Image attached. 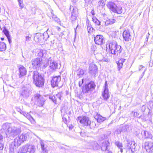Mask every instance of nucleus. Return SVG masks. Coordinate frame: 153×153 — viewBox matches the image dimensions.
I'll list each match as a JSON object with an SVG mask.
<instances>
[{
  "label": "nucleus",
  "instance_id": "nucleus-7",
  "mask_svg": "<svg viewBox=\"0 0 153 153\" xmlns=\"http://www.w3.org/2000/svg\"><path fill=\"white\" fill-rule=\"evenodd\" d=\"M36 150L35 146L27 144L22 146L18 153H34Z\"/></svg>",
  "mask_w": 153,
  "mask_h": 153
},
{
  "label": "nucleus",
  "instance_id": "nucleus-41",
  "mask_svg": "<svg viewBox=\"0 0 153 153\" xmlns=\"http://www.w3.org/2000/svg\"><path fill=\"white\" fill-rule=\"evenodd\" d=\"M19 4L21 9L24 7V5L23 3V0H18Z\"/></svg>",
  "mask_w": 153,
  "mask_h": 153
},
{
  "label": "nucleus",
  "instance_id": "nucleus-62",
  "mask_svg": "<svg viewBox=\"0 0 153 153\" xmlns=\"http://www.w3.org/2000/svg\"><path fill=\"white\" fill-rule=\"evenodd\" d=\"M107 151H108V153H112V152L111 151H109L108 150Z\"/></svg>",
  "mask_w": 153,
  "mask_h": 153
},
{
  "label": "nucleus",
  "instance_id": "nucleus-53",
  "mask_svg": "<svg viewBox=\"0 0 153 153\" xmlns=\"http://www.w3.org/2000/svg\"><path fill=\"white\" fill-rule=\"evenodd\" d=\"M26 39L25 40L26 41H28L30 40V37H29V36H26L25 37Z\"/></svg>",
  "mask_w": 153,
  "mask_h": 153
},
{
  "label": "nucleus",
  "instance_id": "nucleus-33",
  "mask_svg": "<svg viewBox=\"0 0 153 153\" xmlns=\"http://www.w3.org/2000/svg\"><path fill=\"white\" fill-rule=\"evenodd\" d=\"M49 31V29H48L47 31L45 32L42 35L43 36V40H46L49 37V35L48 34V32Z\"/></svg>",
  "mask_w": 153,
  "mask_h": 153
},
{
  "label": "nucleus",
  "instance_id": "nucleus-39",
  "mask_svg": "<svg viewBox=\"0 0 153 153\" xmlns=\"http://www.w3.org/2000/svg\"><path fill=\"white\" fill-rule=\"evenodd\" d=\"M51 12L52 15V18L55 21L57 22H59V19L56 17V16L53 14V11L51 10Z\"/></svg>",
  "mask_w": 153,
  "mask_h": 153
},
{
  "label": "nucleus",
  "instance_id": "nucleus-38",
  "mask_svg": "<svg viewBox=\"0 0 153 153\" xmlns=\"http://www.w3.org/2000/svg\"><path fill=\"white\" fill-rule=\"evenodd\" d=\"M49 98L54 103L56 104H57V99L55 96H50L49 97Z\"/></svg>",
  "mask_w": 153,
  "mask_h": 153
},
{
  "label": "nucleus",
  "instance_id": "nucleus-49",
  "mask_svg": "<svg viewBox=\"0 0 153 153\" xmlns=\"http://www.w3.org/2000/svg\"><path fill=\"white\" fill-rule=\"evenodd\" d=\"M132 112L134 113V117H137L139 115V114L137 112L134 111Z\"/></svg>",
  "mask_w": 153,
  "mask_h": 153
},
{
  "label": "nucleus",
  "instance_id": "nucleus-48",
  "mask_svg": "<svg viewBox=\"0 0 153 153\" xmlns=\"http://www.w3.org/2000/svg\"><path fill=\"white\" fill-rule=\"evenodd\" d=\"M149 105L151 108L153 109V101H151L149 102Z\"/></svg>",
  "mask_w": 153,
  "mask_h": 153
},
{
  "label": "nucleus",
  "instance_id": "nucleus-25",
  "mask_svg": "<svg viewBox=\"0 0 153 153\" xmlns=\"http://www.w3.org/2000/svg\"><path fill=\"white\" fill-rule=\"evenodd\" d=\"M110 143L108 140H106L103 142L102 144L101 150L102 151L108 150V148L110 146Z\"/></svg>",
  "mask_w": 153,
  "mask_h": 153
},
{
  "label": "nucleus",
  "instance_id": "nucleus-1",
  "mask_svg": "<svg viewBox=\"0 0 153 153\" xmlns=\"http://www.w3.org/2000/svg\"><path fill=\"white\" fill-rule=\"evenodd\" d=\"M2 127V129L4 130L6 138H11L20 132L19 128L12 126L10 124L8 123L4 124Z\"/></svg>",
  "mask_w": 153,
  "mask_h": 153
},
{
  "label": "nucleus",
  "instance_id": "nucleus-21",
  "mask_svg": "<svg viewBox=\"0 0 153 153\" xmlns=\"http://www.w3.org/2000/svg\"><path fill=\"white\" fill-rule=\"evenodd\" d=\"M19 77L25 75L27 73L26 68L22 65L19 66Z\"/></svg>",
  "mask_w": 153,
  "mask_h": 153
},
{
  "label": "nucleus",
  "instance_id": "nucleus-52",
  "mask_svg": "<svg viewBox=\"0 0 153 153\" xmlns=\"http://www.w3.org/2000/svg\"><path fill=\"white\" fill-rule=\"evenodd\" d=\"M20 113L21 114H22L25 117V116L27 115V113L26 112H25L22 111H21V112H20Z\"/></svg>",
  "mask_w": 153,
  "mask_h": 153
},
{
  "label": "nucleus",
  "instance_id": "nucleus-15",
  "mask_svg": "<svg viewBox=\"0 0 153 153\" xmlns=\"http://www.w3.org/2000/svg\"><path fill=\"white\" fill-rule=\"evenodd\" d=\"M145 149L148 153H153V142L147 141L144 143Z\"/></svg>",
  "mask_w": 153,
  "mask_h": 153
},
{
  "label": "nucleus",
  "instance_id": "nucleus-51",
  "mask_svg": "<svg viewBox=\"0 0 153 153\" xmlns=\"http://www.w3.org/2000/svg\"><path fill=\"white\" fill-rule=\"evenodd\" d=\"M86 133L84 132L80 133V135L82 137H85L86 136Z\"/></svg>",
  "mask_w": 153,
  "mask_h": 153
},
{
  "label": "nucleus",
  "instance_id": "nucleus-50",
  "mask_svg": "<svg viewBox=\"0 0 153 153\" xmlns=\"http://www.w3.org/2000/svg\"><path fill=\"white\" fill-rule=\"evenodd\" d=\"M4 145L1 143V142H0V150H2L3 149Z\"/></svg>",
  "mask_w": 153,
  "mask_h": 153
},
{
  "label": "nucleus",
  "instance_id": "nucleus-30",
  "mask_svg": "<svg viewBox=\"0 0 153 153\" xmlns=\"http://www.w3.org/2000/svg\"><path fill=\"white\" fill-rule=\"evenodd\" d=\"M115 144L116 145L118 148L120 149V152L122 153L123 152V149H122L123 146L122 143L119 141H117L115 143Z\"/></svg>",
  "mask_w": 153,
  "mask_h": 153
},
{
  "label": "nucleus",
  "instance_id": "nucleus-58",
  "mask_svg": "<svg viewBox=\"0 0 153 153\" xmlns=\"http://www.w3.org/2000/svg\"><path fill=\"white\" fill-rule=\"evenodd\" d=\"M91 13L92 14V15H94V11L93 10H92L91 12Z\"/></svg>",
  "mask_w": 153,
  "mask_h": 153
},
{
  "label": "nucleus",
  "instance_id": "nucleus-11",
  "mask_svg": "<svg viewBox=\"0 0 153 153\" xmlns=\"http://www.w3.org/2000/svg\"><path fill=\"white\" fill-rule=\"evenodd\" d=\"M136 144L135 142L128 140L127 143L125 146V148L131 153H133L136 150Z\"/></svg>",
  "mask_w": 153,
  "mask_h": 153
},
{
  "label": "nucleus",
  "instance_id": "nucleus-45",
  "mask_svg": "<svg viewBox=\"0 0 153 153\" xmlns=\"http://www.w3.org/2000/svg\"><path fill=\"white\" fill-rule=\"evenodd\" d=\"M147 106L145 105H143L141 108V110L142 112H144L146 110Z\"/></svg>",
  "mask_w": 153,
  "mask_h": 153
},
{
  "label": "nucleus",
  "instance_id": "nucleus-36",
  "mask_svg": "<svg viewBox=\"0 0 153 153\" xmlns=\"http://www.w3.org/2000/svg\"><path fill=\"white\" fill-rule=\"evenodd\" d=\"M93 22L95 23L96 25L98 26L100 25L101 22L95 17L92 18Z\"/></svg>",
  "mask_w": 153,
  "mask_h": 153
},
{
  "label": "nucleus",
  "instance_id": "nucleus-27",
  "mask_svg": "<svg viewBox=\"0 0 153 153\" xmlns=\"http://www.w3.org/2000/svg\"><path fill=\"white\" fill-rule=\"evenodd\" d=\"M95 118L97 120V122L98 123L103 122L106 119L105 117H102L100 114H97L95 116Z\"/></svg>",
  "mask_w": 153,
  "mask_h": 153
},
{
  "label": "nucleus",
  "instance_id": "nucleus-18",
  "mask_svg": "<svg viewBox=\"0 0 153 153\" xmlns=\"http://www.w3.org/2000/svg\"><path fill=\"white\" fill-rule=\"evenodd\" d=\"M87 148L89 149H93L94 150H97L100 148V146L96 141L92 142L91 143L87 144Z\"/></svg>",
  "mask_w": 153,
  "mask_h": 153
},
{
  "label": "nucleus",
  "instance_id": "nucleus-37",
  "mask_svg": "<svg viewBox=\"0 0 153 153\" xmlns=\"http://www.w3.org/2000/svg\"><path fill=\"white\" fill-rule=\"evenodd\" d=\"M99 57L98 58V60L100 61H106L107 59L104 57V56L102 55V54H100L99 55Z\"/></svg>",
  "mask_w": 153,
  "mask_h": 153
},
{
  "label": "nucleus",
  "instance_id": "nucleus-28",
  "mask_svg": "<svg viewBox=\"0 0 153 153\" xmlns=\"http://www.w3.org/2000/svg\"><path fill=\"white\" fill-rule=\"evenodd\" d=\"M38 56L40 57H46V53L45 50H41L39 51H38Z\"/></svg>",
  "mask_w": 153,
  "mask_h": 153
},
{
  "label": "nucleus",
  "instance_id": "nucleus-59",
  "mask_svg": "<svg viewBox=\"0 0 153 153\" xmlns=\"http://www.w3.org/2000/svg\"><path fill=\"white\" fill-rule=\"evenodd\" d=\"M73 127V126L72 125H71V126H69V128L70 129H72Z\"/></svg>",
  "mask_w": 153,
  "mask_h": 153
},
{
  "label": "nucleus",
  "instance_id": "nucleus-12",
  "mask_svg": "<svg viewBox=\"0 0 153 153\" xmlns=\"http://www.w3.org/2000/svg\"><path fill=\"white\" fill-rule=\"evenodd\" d=\"M70 10V11L71 10L70 19L71 21H75L76 20L78 16V9L76 7H74L73 6H71Z\"/></svg>",
  "mask_w": 153,
  "mask_h": 153
},
{
  "label": "nucleus",
  "instance_id": "nucleus-19",
  "mask_svg": "<svg viewBox=\"0 0 153 153\" xmlns=\"http://www.w3.org/2000/svg\"><path fill=\"white\" fill-rule=\"evenodd\" d=\"M142 137L144 139H150L153 140L152 135L151 133L146 130H142L141 132Z\"/></svg>",
  "mask_w": 153,
  "mask_h": 153
},
{
  "label": "nucleus",
  "instance_id": "nucleus-3",
  "mask_svg": "<svg viewBox=\"0 0 153 153\" xmlns=\"http://www.w3.org/2000/svg\"><path fill=\"white\" fill-rule=\"evenodd\" d=\"M108 47L111 53L116 56L120 55L123 49L114 40H112L109 42Z\"/></svg>",
  "mask_w": 153,
  "mask_h": 153
},
{
  "label": "nucleus",
  "instance_id": "nucleus-8",
  "mask_svg": "<svg viewBox=\"0 0 153 153\" xmlns=\"http://www.w3.org/2000/svg\"><path fill=\"white\" fill-rule=\"evenodd\" d=\"M77 120L79 121V122L82 125L84 126H90L91 128V125L94 124L96 125L94 123L92 122L91 123V122L89 120V118L86 116H82L79 117H77Z\"/></svg>",
  "mask_w": 153,
  "mask_h": 153
},
{
  "label": "nucleus",
  "instance_id": "nucleus-6",
  "mask_svg": "<svg viewBox=\"0 0 153 153\" xmlns=\"http://www.w3.org/2000/svg\"><path fill=\"white\" fill-rule=\"evenodd\" d=\"M107 6L110 10L114 13L117 14H121L122 13V7L119 4L109 1L107 4Z\"/></svg>",
  "mask_w": 153,
  "mask_h": 153
},
{
  "label": "nucleus",
  "instance_id": "nucleus-22",
  "mask_svg": "<svg viewBox=\"0 0 153 153\" xmlns=\"http://www.w3.org/2000/svg\"><path fill=\"white\" fill-rule=\"evenodd\" d=\"M123 36L124 39L126 41H129L131 39V36L128 30L124 31L123 33Z\"/></svg>",
  "mask_w": 153,
  "mask_h": 153
},
{
  "label": "nucleus",
  "instance_id": "nucleus-26",
  "mask_svg": "<svg viewBox=\"0 0 153 153\" xmlns=\"http://www.w3.org/2000/svg\"><path fill=\"white\" fill-rule=\"evenodd\" d=\"M43 36L41 33H37L34 36V40L36 42L40 43L43 41Z\"/></svg>",
  "mask_w": 153,
  "mask_h": 153
},
{
  "label": "nucleus",
  "instance_id": "nucleus-40",
  "mask_svg": "<svg viewBox=\"0 0 153 153\" xmlns=\"http://www.w3.org/2000/svg\"><path fill=\"white\" fill-rule=\"evenodd\" d=\"M77 75L79 76H81L83 75L84 73V71L82 69H80L78 70L77 71Z\"/></svg>",
  "mask_w": 153,
  "mask_h": 153
},
{
  "label": "nucleus",
  "instance_id": "nucleus-55",
  "mask_svg": "<svg viewBox=\"0 0 153 153\" xmlns=\"http://www.w3.org/2000/svg\"><path fill=\"white\" fill-rule=\"evenodd\" d=\"M49 63H48V62L45 64H44V68H45L49 64Z\"/></svg>",
  "mask_w": 153,
  "mask_h": 153
},
{
  "label": "nucleus",
  "instance_id": "nucleus-54",
  "mask_svg": "<svg viewBox=\"0 0 153 153\" xmlns=\"http://www.w3.org/2000/svg\"><path fill=\"white\" fill-rule=\"evenodd\" d=\"M3 141V136L0 133V142H2Z\"/></svg>",
  "mask_w": 153,
  "mask_h": 153
},
{
  "label": "nucleus",
  "instance_id": "nucleus-23",
  "mask_svg": "<svg viewBox=\"0 0 153 153\" xmlns=\"http://www.w3.org/2000/svg\"><path fill=\"white\" fill-rule=\"evenodd\" d=\"M48 63H50V67L53 70L57 68L58 64L56 62L53 61L51 58L48 59Z\"/></svg>",
  "mask_w": 153,
  "mask_h": 153
},
{
  "label": "nucleus",
  "instance_id": "nucleus-32",
  "mask_svg": "<svg viewBox=\"0 0 153 153\" xmlns=\"http://www.w3.org/2000/svg\"><path fill=\"white\" fill-rule=\"evenodd\" d=\"M40 144L43 151L46 153H48V151L46 149V147L45 146L43 141L41 140Z\"/></svg>",
  "mask_w": 153,
  "mask_h": 153
},
{
  "label": "nucleus",
  "instance_id": "nucleus-20",
  "mask_svg": "<svg viewBox=\"0 0 153 153\" xmlns=\"http://www.w3.org/2000/svg\"><path fill=\"white\" fill-rule=\"evenodd\" d=\"M89 69V73L92 75L95 76L97 72V67L94 64L91 65Z\"/></svg>",
  "mask_w": 153,
  "mask_h": 153
},
{
  "label": "nucleus",
  "instance_id": "nucleus-46",
  "mask_svg": "<svg viewBox=\"0 0 153 153\" xmlns=\"http://www.w3.org/2000/svg\"><path fill=\"white\" fill-rule=\"evenodd\" d=\"M104 2L103 0H100L98 2V4L100 6H103L105 4L104 3Z\"/></svg>",
  "mask_w": 153,
  "mask_h": 153
},
{
  "label": "nucleus",
  "instance_id": "nucleus-61",
  "mask_svg": "<svg viewBox=\"0 0 153 153\" xmlns=\"http://www.w3.org/2000/svg\"><path fill=\"white\" fill-rule=\"evenodd\" d=\"M81 81H79V85L80 86L81 85Z\"/></svg>",
  "mask_w": 153,
  "mask_h": 153
},
{
  "label": "nucleus",
  "instance_id": "nucleus-10",
  "mask_svg": "<svg viewBox=\"0 0 153 153\" xmlns=\"http://www.w3.org/2000/svg\"><path fill=\"white\" fill-rule=\"evenodd\" d=\"M96 85L93 81H91L88 84H86L82 88V92L84 94L91 92L95 89Z\"/></svg>",
  "mask_w": 153,
  "mask_h": 153
},
{
  "label": "nucleus",
  "instance_id": "nucleus-60",
  "mask_svg": "<svg viewBox=\"0 0 153 153\" xmlns=\"http://www.w3.org/2000/svg\"><path fill=\"white\" fill-rule=\"evenodd\" d=\"M83 82H84V79H82L81 85H82V84L83 83Z\"/></svg>",
  "mask_w": 153,
  "mask_h": 153
},
{
  "label": "nucleus",
  "instance_id": "nucleus-13",
  "mask_svg": "<svg viewBox=\"0 0 153 153\" xmlns=\"http://www.w3.org/2000/svg\"><path fill=\"white\" fill-rule=\"evenodd\" d=\"M61 80L60 76L52 77L51 80V85L52 88H54L58 86Z\"/></svg>",
  "mask_w": 153,
  "mask_h": 153
},
{
  "label": "nucleus",
  "instance_id": "nucleus-4",
  "mask_svg": "<svg viewBox=\"0 0 153 153\" xmlns=\"http://www.w3.org/2000/svg\"><path fill=\"white\" fill-rule=\"evenodd\" d=\"M33 82L36 86L39 87H42L44 85V79L41 75L37 71L32 72Z\"/></svg>",
  "mask_w": 153,
  "mask_h": 153
},
{
  "label": "nucleus",
  "instance_id": "nucleus-9",
  "mask_svg": "<svg viewBox=\"0 0 153 153\" xmlns=\"http://www.w3.org/2000/svg\"><path fill=\"white\" fill-rule=\"evenodd\" d=\"M32 100L34 101L39 107L43 106L45 101V100L42 96L38 93L35 94L32 98Z\"/></svg>",
  "mask_w": 153,
  "mask_h": 153
},
{
  "label": "nucleus",
  "instance_id": "nucleus-2",
  "mask_svg": "<svg viewBox=\"0 0 153 153\" xmlns=\"http://www.w3.org/2000/svg\"><path fill=\"white\" fill-rule=\"evenodd\" d=\"M27 134H22L16 137L14 140V141L12 143V144L9 148V152L10 153H14V149L13 146L15 147H18L20 145L21 143L26 140L27 138Z\"/></svg>",
  "mask_w": 153,
  "mask_h": 153
},
{
  "label": "nucleus",
  "instance_id": "nucleus-5",
  "mask_svg": "<svg viewBox=\"0 0 153 153\" xmlns=\"http://www.w3.org/2000/svg\"><path fill=\"white\" fill-rule=\"evenodd\" d=\"M32 89L29 84L24 85L21 88L19 94L23 98H27L32 93Z\"/></svg>",
  "mask_w": 153,
  "mask_h": 153
},
{
  "label": "nucleus",
  "instance_id": "nucleus-63",
  "mask_svg": "<svg viewBox=\"0 0 153 153\" xmlns=\"http://www.w3.org/2000/svg\"><path fill=\"white\" fill-rule=\"evenodd\" d=\"M78 26V25H77V27L75 28V33H76V29L77 28V27Z\"/></svg>",
  "mask_w": 153,
  "mask_h": 153
},
{
  "label": "nucleus",
  "instance_id": "nucleus-43",
  "mask_svg": "<svg viewBox=\"0 0 153 153\" xmlns=\"http://www.w3.org/2000/svg\"><path fill=\"white\" fill-rule=\"evenodd\" d=\"M25 117L30 120L31 121L32 120H33V117L28 113H27V115H26Z\"/></svg>",
  "mask_w": 153,
  "mask_h": 153
},
{
  "label": "nucleus",
  "instance_id": "nucleus-42",
  "mask_svg": "<svg viewBox=\"0 0 153 153\" xmlns=\"http://www.w3.org/2000/svg\"><path fill=\"white\" fill-rule=\"evenodd\" d=\"M126 59L123 58H121L117 62V64H123V63L125 62Z\"/></svg>",
  "mask_w": 153,
  "mask_h": 153
},
{
  "label": "nucleus",
  "instance_id": "nucleus-29",
  "mask_svg": "<svg viewBox=\"0 0 153 153\" xmlns=\"http://www.w3.org/2000/svg\"><path fill=\"white\" fill-rule=\"evenodd\" d=\"M116 21L115 19H109L106 20L105 22H103L105 25H111L114 24Z\"/></svg>",
  "mask_w": 153,
  "mask_h": 153
},
{
  "label": "nucleus",
  "instance_id": "nucleus-17",
  "mask_svg": "<svg viewBox=\"0 0 153 153\" xmlns=\"http://www.w3.org/2000/svg\"><path fill=\"white\" fill-rule=\"evenodd\" d=\"M107 83V81H106L105 82V86L104 87V89L102 94L104 99L105 100H107V99L109 98L110 96Z\"/></svg>",
  "mask_w": 153,
  "mask_h": 153
},
{
  "label": "nucleus",
  "instance_id": "nucleus-24",
  "mask_svg": "<svg viewBox=\"0 0 153 153\" xmlns=\"http://www.w3.org/2000/svg\"><path fill=\"white\" fill-rule=\"evenodd\" d=\"M0 29L1 30H2V32L6 36L7 38L8 42L10 44L11 42V41L10 38V35L9 33V31L6 29V27H4L2 28L0 27Z\"/></svg>",
  "mask_w": 153,
  "mask_h": 153
},
{
  "label": "nucleus",
  "instance_id": "nucleus-44",
  "mask_svg": "<svg viewBox=\"0 0 153 153\" xmlns=\"http://www.w3.org/2000/svg\"><path fill=\"white\" fill-rule=\"evenodd\" d=\"M63 94V93L62 92H60L58 94H56V97H58L60 100H61V98L62 96V95Z\"/></svg>",
  "mask_w": 153,
  "mask_h": 153
},
{
  "label": "nucleus",
  "instance_id": "nucleus-47",
  "mask_svg": "<svg viewBox=\"0 0 153 153\" xmlns=\"http://www.w3.org/2000/svg\"><path fill=\"white\" fill-rule=\"evenodd\" d=\"M117 65L119 71L120 69L123 67V64H117Z\"/></svg>",
  "mask_w": 153,
  "mask_h": 153
},
{
  "label": "nucleus",
  "instance_id": "nucleus-35",
  "mask_svg": "<svg viewBox=\"0 0 153 153\" xmlns=\"http://www.w3.org/2000/svg\"><path fill=\"white\" fill-rule=\"evenodd\" d=\"M87 26L88 32V33H91L95 31L91 25L88 24Z\"/></svg>",
  "mask_w": 153,
  "mask_h": 153
},
{
  "label": "nucleus",
  "instance_id": "nucleus-31",
  "mask_svg": "<svg viewBox=\"0 0 153 153\" xmlns=\"http://www.w3.org/2000/svg\"><path fill=\"white\" fill-rule=\"evenodd\" d=\"M6 45L3 42H0V51H2L6 50Z\"/></svg>",
  "mask_w": 153,
  "mask_h": 153
},
{
  "label": "nucleus",
  "instance_id": "nucleus-14",
  "mask_svg": "<svg viewBox=\"0 0 153 153\" xmlns=\"http://www.w3.org/2000/svg\"><path fill=\"white\" fill-rule=\"evenodd\" d=\"M32 65L34 68H39L42 63V59L37 58L32 60Z\"/></svg>",
  "mask_w": 153,
  "mask_h": 153
},
{
  "label": "nucleus",
  "instance_id": "nucleus-56",
  "mask_svg": "<svg viewBox=\"0 0 153 153\" xmlns=\"http://www.w3.org/2000/svg\"><path fill=\"white\" fill-rule=\"evenodd\" d=\"M54 41H55V40L53 39H52L50 41V42L51 43V44L52 45V46H53V44H54Z\"/></svg>",
  "mask_w": 153,
  "mask_h": 153
},
{
  "label": "nucleus",
  "instance_id": "nucleus-64",
  "mask_svg": "<svg viewBox=\"0 0 153 153\" xmlns=\"http://www.w3.org/2000/svg\"><path fill=\"white\" fill-rule=\"evenodd\" d=\"M75 0H73V1L75 3L76 1H78V0H75Z\"/></svg>",
  "mask_w": 153,
  "mask_h": 153
},
{
  "label": "nucleus",
  "instance_id": "nucleus-57",
  "mask_svg": "<svg viewBox=\"0 0 153 153\" xmlns=\"http://www.w3.org/2000/svg\"><path fill=\"white\" fill-rule=\"evenodd\" d=\"M144 67L142 65H140L139 68V70L140 71L141 70V69L144 68Z\"/></svg>",
  "mask_w": 153,
  "mask_h": 153
},
{
  "label": "nucleus",
  "instance_id": "nucleus-16",
  "mask_svg": "<svg viewBox=\"0 0 153 153\" xmlns=\"http://www.w3.org/2000/svg\"><path fill=\"white\" fill-rule=\"evenodd\" d=\"M104 37L101 35H97L94 36V40L95 43L98 45H101L103 44L104 42Z\"/></svg>",
  "mask_w": 153,
  "mask_h": 153
},
{
  "label": "nucleus",
  "instance_id": "nucleus-34",
  "mask_svg": "<svg viewBox=\"0 0 153 153\" xmlns=\"http://www.w3.org/2000/svg\"><path fill=\"white\" fill-rule=\"evenodd\" d=\"M127 130L126 129V127H123L122 128H120L117 129L116 132L117 134H120L122 132H124L126 131Z\"/></svg>",
  "mask_w": 153,
  "mask_h": 153
}]
</instances>
